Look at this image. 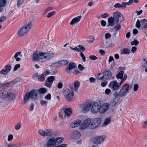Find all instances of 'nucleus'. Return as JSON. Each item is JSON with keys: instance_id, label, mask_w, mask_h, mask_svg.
I'll list each match as a JSON object with an SVG mask.
<instances>
[{"instance_id": "nucleus-13", "label": "nucleus", "mask_w": 147, "mask_h": 147, "mask_svg": "<svg viewBox=\"0 0 147 147\" xmlns=\"http://www.w3.org/2000/svg\"><path fill=\"white\" fill-rule=\"evenodd\" d=\"M101 105V103L100 102L94 103L92 106L91 110L92 112L96 113L98 112H99L100 106Z\"/></svg>"}, {"instance_id": "nucleus-29", "label": "nucleus", "mask_w": 147, "mask_h": 147, "mask_svg": "<svg viewBox=\"0 0 147 147\" xmlns=\"http://www.w3.org/2000/svg\"><path fill=\"white\" fill-rule=\"evenodd\" d=\"M71 109L69 108H66L64 110L65 114L67 116H69L71 115Z\"/></svg>"}, {"instance_id": "nucleus-36", "label": "nucleus", "mask_w": 147, "mask_h": 147, "mask_svg": "<svg viewBox=\"0 0 147 147\" xmlns=\"http://www.w3.org/2000/svg\"><path fill=\"white\" fill-rule=\"evenodd\" d=\"M130 52V51L128 49H124L121 51V54H127L129 53Z\"/></svg>"}, {"instance_id": "nucleus-53", "label": "nucleus", "mask_w": 147, "mask_h": 147, "mask_svg": "<svg viewBox=\"0 0 147 147\" xmlns=\"http://www.w3.org/2000/svg\"><path fill=\"white\" fill-rule=\"evenodd\" d=\"M109 16V14L107 13L103 14L101 15V17L102 18H106Z\"/></svg>"}, {"instance_id": "nucleus-21", "label": "nucleus", "mask_w": 147, "mask_h": 147, "mask_svg": "<svg viewBox=\"0 0 147 147\" xmlns=\"http://www.w3.org/2000/svg\"><path fill=\"white\" fill-rule=\"evenodd\" d=\"M121 68L120 69V71L116 75V77L117 78L121 79V80L124 78L125 75L126 76L127 78V76L124 73V71L123 70H121Z\"/></svg>"}, {"instance_id": "nucleus-60", "label": "nucleus", "mask_w": 147, "mask_h": 147, "mask_svg": "<svg viewBox=\"0 0 147 147\" xmlns=\"http://www.w3.org/2000/svg\"><path fill=\"white\" fill-rule=\"evenodd\" d=\"M20 123H18L16 125L15 127V129L16 130H18L19 129L21 125H20Z\"/></svg>"}, {"instance_id": "nucleus-31", "label": "nucleus", "mask_w": 147, "mask_h": 147, "mask_svg": "<svg viewBox=\"0 0 147 147\" xmlns=\"http://www.w3.org/2000/svg\"><path fill=\"white\" fill-rule=\"evenodd\" d=\"M2 85L3 86L7 87H12L13 86L11 82L3 83Z\"/></svg>"}, {"instance_id": "nucleus-33", "label": "nucleus", "mask_w": 147, "mask_h": 147, "mask_svg": "<svg viewBox=\"0 0 147 147\" xmlns=\"http://www.w3.org/2000/svg\"><path fill=\"white\" fill-rule=\"evenodd\" d=\"M45 76L43 74L38 76V78L39 81H42L45 80Z\"/></svg>"}, {"instance_id": "nucleus-23", "label": "nucleus", "mask_w": 147, "mask_h": 147, "mask_svg": "<svg viewBox=\"0 0 147 147\" xmlns=\"http://www.w3.org/2000/svg\"><path fill=\"white\" fill-rule=\"evenodd\" d=\"M82 121L80 120H76L74 121L70 124L71 127L72 128L76 127L81 123Z\"/></svg>"}, {"instance_id": "nucleus-14", "label": "nucleus", "mask_w": 147, "mask_h": 147, "mask_svg": "<svg viewBox=\"0 0 147 147\" xmlns=\"http://www.w3.org/2000/svg\"><path fill=\"white\" fill-rule=\"evenodd\" d=\"M54 80V76H51L49 77L46 80L45 85L49 88H50Z\"/></svg>"}, {"instance_id": "nucleus-20", "label": "nucleus", "mask_w": 147, "mask_h": 147, "mask_svg": "<svg viewBox=\"0 0 147 147\" xmlns=\"http://www.w3.org/2000/svg\"><path fill=\"white\" fill-rule=\"evenodd\" d=\"M54 138H49L50 139L46 144V146L47 147H52L56 145L55 138L54 139Z\"/></svg>"}, {"instance_id": "nucleus-45", "label": "nucleus", "mask_w": 147, "mask_h": 147, "mask_svg": "<svg viewBox=\"0 0 147 147\" xmlns=\"http://www.w3.org/2000/svg\"><path fill=\"white\" fill-rule=\"evenodd\" d=\"M136 27L138 28H140V22L139 20H138L136 21Z\"/></svg>"}, {"instance_id": "nucleus-64", "label": "nucleus", "mask_w": 147, "mask_h": 147, "mask_svg": "<svg viewBox=\"0 0 147 147\" xmlns=\"http://www.w3.org/2000/svg\"><path fill=\"white\" fill-rule=\"evenodd\" d=\"M100 22L101 24V25L102 26H106V22L104 20H102Z\"/></svg>"}, {"instance_id": "nucleus-19", "label": "nucleus", "mask_w": 147, "mask_h": 147, "mask_svg": "<svg viewBox=\"0 0 147 147\" xmlns=\"http://www.w3.org/2000/svg\"><path fill=\"white\" fill-rule=\"evenodd\" d=\"M5 69H3L0 71V73L3 75H6L10 71L11 69V66L9 64L6 65L5 67Z\"/></svg>"}, {"instance_id": "nucleus-1", "label": "nucleus", "mask_w": 147, "mask_h": 147, "mask_svg": "<svg viewBox=\"0 0 147 147\" xmlns=\"http://www.w3.org/2000/svg\"><path fill=\"white\" fill-rule=\"evenodd\" d=\"M15 97V94L10 91H0V98L7 102L12 101Z\"/></svg>"}, {"instance_id": "nucleus-62", "label": "nucleus", "mask_w": 147, "mask_h": 147, "mask_svg": "<svg viewBox=\"0 0 147 147\" xmlns=\"http://www.w3.org/2000/svg\"><path fill=\"white\" fill-rule=\"evenodd\" d=\"M78 67L81 71H82L84 69V67L80 64H79Z\"/></svg>"}, {"instance_id": "nucleus-43", "label": "nucleus", "mask_w": 147, "mask_h": 147, "mask_svg": "<svg viewBox=\"0 0 147 147\" xmlns=\"http://www.w3.org/2000/svg\"><path fill=\"white\" fill-rule=\"evenodd\" d=\"M39 133L42 136H46V131H45L42 130L40 129L39 131Z\"/></svg>"}, {"instance_id": "nucleus-10", "label": "nucleus", "mask_w": 147, "mask_h": 147, "mask_svg": "<svg viewBox=\"0 0 147 147\" xmlns=\"http://www.w3.org/2000/svg\"><path fill=\"white\" fill-rule=\"evenodd\" d=\"M101 122V119L100 118H95L93 119L90 124V128L93 129L99 126Z\"/></svg>"}, {"instance_id": "nucleus-39", "label": "nucleus", "mask_w": 147, "mask_h": 147, "mask_svg": "<svg viewBox=\"0 0 147 147\" xmlns=\"http://www.w3.org/2000/svg\"><path fill=\"white\" fill-rule=\"evenodd\" d=\"M139 43V42L137 40L134 39L133 41L131 42V45H135V46H137Z\"/></svg>"}, {"instance_id": "nucleus-61", "label": "nucleus", "mask_w": 147, "mask_h": 147, "mask_svg": "<svg viewBox=\"0 0 147 147\" xmlns=\"http://www.w3.org/2000/svg\"><path fill=\"white\" fill-rule=\"evenodd\" d=\"M13 139V136L12 134H10L9 135L8 137V141H10Z\"/></svg>"}, {"instance_id": "nucleus-6", "label": "nucleus", "mask_w": 147, "mask_h": 147, "mask_svg": "<svg viewBox=\"0 0 147 147\" xmlns=\"http://www.w3.org/2000/svg\"><path fill=\"white\" fill-rule=\"evenodd\" d=\"M64 96L67 101L71 100L74 95V93L73 91H71L68 88H66L63 91Z\"/></svg>"}, {"instance_id": "nucleus-57", "label": "nucleus", "mask_w": 147, "mask_h": 147, "mask_svg": "<svg viewBox=\"0 0 147 147\" xmlns=\"http://www.w3.org/2000/svg\"><path fill=\"white\" fill-rule=\"evenodd\" d=\"M89 80L90 83H94L96 81L95 78L93 77L90 78L89 79Z\"/></svg>"}, {"instance_id": "nucleus-25", "label": "nucleus", "mask_w": 147, "mask_h": 147, "mask_svg": "<svg viewBox=\"0 0 147 147\" xmlns=\"http://www.w3.org/2000/svg\"><path fill=\"white\" fill-rule=\"evenodd\" d=\"M81 16H78L73 18L70 22V24L73 25L75 24H77L80 20Z\"/></svg>"}, {"instance_id": "nucleus-8", "label": "nucleus", "mask_w": 147, "mask_h": 147, "mask_svg": "<svg viewBox=\"0 0 147 147\" xmlns=\"http://www.w3.org/2000/svg\"><path fill=\"white\" fill-rule=\"evenodd\" d=\"M129 87H127L126 84H123L121 87L118 93V95L120 97L125 96L129 91Z\"/></svg>"}, {"instance_id": "nucleus-49", "label": "nucleus", "mask_w": 147, "mask_h": 147, "mask_svg": "<svg viewBox=\"0 0 147 147\" xmlns=\"http://www.w3.org/2000/svg\"><path fill=\"white\" fill-rule=\"evenodd\" d=\"M20 67V65L19 64H18L16 65L13 69V71H16Z\"/></svg>"}, {"instance_id": "nucleus-58", "label": "nucleus", "mask_w": 147, "mask_h": 147, "mask_svg": "<svg viewBox=\"0 0 147 147\" xmlns=\"http://www.w3.org/2000/svg\"><path fill=\"white\" fill-rule=\"evenodd\" d=\"M114 7L115 8H121V4L118 3L115 4L114 6Z\"/></svg>"}, {"instance_id": "nucleus-38", "label": "nucleus", "mask_w": 147, "mask_h": 147, "mask_svg": "<svg viewBox=\"0 0 147 147\" xmlns=\"http://www.w3.org/2000/svg\"><path fill=\"white\" fill-rule=\"evenodd\" d=\"M47 91V90L44 88H40L38 90V92L40 93L44 94H45Z\"/></svg>"}, {"instance_id": "nucleus-51", "label": "nucleus", "mask_w": 147, "mask_h": 147, "mask_svg": "<svg viewBox=\"0 0 147 147\" xmlns=\"http://www.w3.org/2000/svg\"><path fill=\"white\" fill-rule=\"evenodd\" d=\"M55 11H52L51 12L49 13L48 14V15H47V18H49L50 17H51L53 15H54V14H55Z\"/></svg>"}, {"instance_id": "nucleus-56", "label": "nucleus", "mask_w": 147, "mask_h": 147, "mask_svg": "<svg viewBox=\"0 0 147 147\" xmlns=\"http://www.w3.org/2000/svg\"><path fill=\"white\" fill-rule=\"evenodd\" d=\"M139 86L137 84H135L134 85L133 90L134 91H136L138 90Z\"/></svg>"}, {"instance_id": "nucleus-11", "label": "nucleus", "mask_w": 147, "mask_h": 147, "mask_svg": "<svg viewBox=\"0 0 147 147\" xmlns=\"http://www.w3.org/2000/svg\"><path fill=\"white\" fill-rule=\"evenodd\" d=\"M91 104L90 102H85L80 105L83 113H85L88 112L90 109Z\"/></svg>"}, {"instance_id": "nucleus-55", "label": "nucleus", "mask_w": 147, "mask_h": 147, "mask_svg": "<svg viewBox=\"0 0 147 147\" xmlns=\"http://www.w3.org/2000/svg\"><path fill=\"white\" fill-rule=\"evenodd\" d=\"M140 21L141 24H144L146 25V24H147V20L146 19L144 18L142 20H141Z\"/></svg>"}, {"instance_id": "nucleus-50", "label": "nucleus", "mask_w": 147, "mask_h": 147, "mask_svg": "<svg viewBox=\"0 0 147 147\" xmlns=\"http://www.w3.org/2000/svg\"><path fill=\"white\" fill-rule=\"evenodd\" d=\"M90 59L92 60H95L97 59V57L94 55H90L89 57Z\"/></svg>"}, {"instance_id": "nucleus-4", "label": "nucleus", "mask_w": 147, "mask_h": 147, "mask_svg": "<svg viewBox=\"0 0 147 147\" xmlns=\"http://www.w3.org/2000/svg\"><path fill=\"white\" fill-rule=\"evenodd\" d=\"M126 76H124V78L121 80L119 84H118L116 81L111 82L109 85V87L113 91L118 90L120 86L126 80Z\"/></svg>"}, {"instance_id": "nucleus-17", "label": "nucleus", "mask_w": 147, "mask_h": 147, "mask_svg": "<svg viewBox=\"0 0 147 147\" xmlns=\"http://www.w3.org/2000/svg\"><path fill=\"white\" fill-rule=\"evenodd\" d=\"M122 16V15L121 13L118 11L115 12L113 13V19H114V22L117 23L119 20V18Z\"/></svg>"}, {"instance_id": "nucleus-5", "label": "nucleus", "mask_w": 147, "mask_h": 147, "mask_svg": "<svg viewBox=\"0 0 147 147\" xmlns=\"http://www.w3.org/2000/svg\"><path fill=\"white\" fill-rule=\"evenodd\" d=\"M106 138V136L105 135L96 136L92 138L91 141L94 144L97 146L99 145L104 142Z\"/></svg>"}, {"instance_id": "nucleus-42", "label": "nucleus", "mask_w": 147, "mask_h": 147, "mask_svg": "<svg viewBox=\"0 0 147 147\" xmlns=\"http://www.w3.org/2000/svg\"><path fill=\"white\" fill-rule=\"evenodd\" d=\"M20 81V79L19 78H16L11 81L13 86L18 82Z\"/></svg>"}, {"instance_id": "nucleus-40", "label": "nucleus", "mask_w": 147, "mask_h": 147, "mask_svg": "<svg viewBox=\"0 0 147 147\" xmlns=\"http://www.w3.org/2000/svg\"><path fill=\"white\" fill-rule=\"evenodd\" d=\"M78 47L79 48H78V50H79V52L83 51L85 50L84 47L80 45H78Z\"/></svg>"}, {"instance_id": "nucleus-2", "label": "nucleus", "mask_w": 147, "mask_h": 147, "mask_svg": "<svg viewBox=\"0 0 147 147\" xmlns=\"http://www.w3.org/2000/svg\"><path fill=\"white\" fill-rule=\"evenodd\" d=\"M32 25V22L30 21L28 24L21 27L18 31V34L20 36L25 35L31 28Z\"/></svg>"}, {"instance_id": "nucleus-24", "label": "nucleus", "mask_w": 147, "mask_h": 147, "mask_svg": "<svg viewBox=\"0 0 147 147\" xmlns=\"http://www.w3.org/2000/svg\"><path fill=\"white\" fill-rule=\"evenodd\" d=\"M103 73L107 79L111 78L112 74L111 72L109 69L106 70Z\"/></svg>"}, {"instance_id": "nucleus-9", "label": "nucleus", "mask_w": 147, "mask_h": 147, "mask_svg": "<svg viewBox=\"0 0 147 147\" xmlns=\"http://www.w3.org/2000/svg\"><path fill=\"white\" fill-rule=\"evenodd\" d=\"M114 98L112 99L110 103V105L111 106H115L119 101L120 97L118 95V92H115L113 94Z\"/></svg>"}, {"instance_id": "nucleus-15", "label": "nucleus", "mask_w": 147, "mask_h": 147, "mask_svg": "<svg viewBox=\"0 0 147 147\" xmlns=\"http://www.w3.org/2000/svg\"><path fill=\"white\" fill-rule=\"evenodd\" d=\"M56 133L54 131L49 129L46 130V136H47L49 139L54 138L56 136Z\"/></svg>"}, {"instance_id": "nucleus-12", "label": "nucleus", "mask_w": 147, "mask_h": 147, "mask_svg": "<svg viewBox=\"0 0 147 147\" xmlns=\"http://www.w3.org/2000/svg\"><path fill=\"white\" fill-rule=\"evenodd\" d=\"M91 123V120L90 118H88L86 119L80 126V129L83 130L86 129Z\"/></svg>"}, {"instance_id": "nucleus-32", "label": "nucleus", "mask_w": 147, "mask_h": 147, "mask_svg": "<svg viewBox=\"0 0 147 147\" xmlns=\"http://www.w3.org/2000/svg\"><path fill=\"white\" fill-rule=\"evenodd\" d=\"M55 142H56V145L61 143L63 140V138L62 137H58L55 138Z\"/></svg>"}, {"instance_id": "nucleus-46", "label": "nucleus", "mask_w": 147, "mask_h": 147, "mask_svg": "<svg viewBox=\"0 0 147 147\" xmlns=\"http://www.w3.org/2000/svg\"><path fill=\"white\" fill-rule=\"evenodd\" d=\"M6 17L5 16L0 17V23L4 22L6 20Z\"/></svg>"}, {"instance_id": "nucleus-28", "label": "nucleus", "mask_w": 147, "mask_h": 147, "mask_svg": "<svg viewBox=\"0 0 147 147\" xmlns=\"http://www.w3.org/2000/svg\"><path fill=\"white\" fill-rule=\"evenodd\" d=\"M81 136L80 133L78 131H75L73 132V137L75 139L79 138Z\"/></svg>"}, {"instance_id": "nucleus-18", "label": "nucleus", "mask_w": 147, "mask_h": 147, "mask_svg": "<svg viewBox=\"0 0 147 147\" xmlns=\"http://www.w3.org/2000/svg\"><path fill=\"white\" fill-rule=\"evenodd\" d=\"M109 104L107 103H105L100 106L99 109V112L100 113H103L109 107Z\"/></svg>"}, {"instance_id": "nucleus-22", "label": "nucleus", "mask_w": 147, "mask_h": 147, "mask_svg": "<svg viewBox=\"0 0 147 147\" xmlns=\"http://www.w3.org/2000/svg\"><path fill=\"white\" fill-rule=\"evenodd\" d=\"M76 65L74 63H70L68 66L65 69V71L67 73L70 74V70L75 68Z\"/></svg>"}, {"instance_id": "nucleus-30", "label": "nucleus", "mask_w": 147, "mask_h": 147, "mask_svg": "<svg viewBox=\"0 0 147 147\" xmlns=\"http://www.w3.org/2000/svg\"><path fill=\"white\" fill-rule=\"evenodd\" d=\"M80 84V82L78 81L74 82V90L76 92H77V90L79 87Z\"/></svg>"}, {"instance_id": "nucleus-44", "label": "nucleus", "mask_w": 147, "mask_h": 147, "mask_svg": "<svg viewBox=\"0 0 147 147\" xmlns=\"http://www.w3.org/2000/svg\"><path fill=\"white\" fill-rule=\"evenodd\" d=\"M6 4V0H0V7L4 6Z\"/></svg>"}, {"instance_id": "nucleus-27", "label": "nucleus", "mask_w": 147, "mask_h": 147, "mask_svg": "<svg viewBox=\"0 0 147 147\" xmlns=\"http://www.w3.org/2000/svg\"><path fill=\"white\" fill-rule=\"evenodd\" d=\"M111 121V118L110 117L106 118L104 120V122L102 125L103 127L106 126L108 124H109Z\"/></svg>"}, {"instance_id": "nucleus-52", "label": "nucleus", "mask_w": 147, "mask_h": 147, "mask_svg": "<svg viewBox=\"0 0 147 147\" xmlns=\"http://www.w3.org/2000/svg\"><path fill=\"white\" fill-rule=\"evenodd\" d=\"M80 55L81 57L82 58L83 61L84 62H85L86 61V58L84 56V55L81 52L80 53Z\"/></svg>"}, {"instance_id": "nucleus-59", "label": "nucleus", "mask_w": 147, "mask_h": 147, "mask_svg": "<svg viewBox=\"0 0 147 147\" xmlns=\"http://www.w3.org/2000/svg\"><path fill=\"white\" fill-rule=\"evenodd\" d=\"M111 36V34L109 33H107L105 34V38L106 39H107L110 38Z\"/></svg>"}, {"instance_id": "nucleus-26", "label": "nucleus", "mask_w": 147, "mask_h": 147, "mask_svg": "<svg viewBox=\"0 0 147 147\" xmlns=\"http://www.w3.org/2000/svg\"><path fill=\"white\" fill-rule=\"evenodd\" d=\"M108 23L107 26H113L115 24L114 23V20L113 17H110L108 19Z\"/></svg>"}, {"instance_id": "nucleus-34", "label": "nucleus", "mask_w": 147, "mask_h": 147, "mask_svg": "<svg viewBox=\"0 0 147 147\" xmlns=\"http://www.w3.org/2000/svg\"><path fill=\"white\" fill-rule=\"evenodd\" d=\"M69 62V61L67 60H63L60 61L59 62V64L61 66H63L68 64Z\"/></svg>"}, {"instance_id": "nucleus-35", "label": "nucleus", "mask_w": 147, "mask_h": 147, "mask_svg": "<svg viewBox=\"0 0 147 147\" xmlns=\"http://www.w3.org/2000/svg\"><path fill=\"white\" fill-rule=\"evenodd\" d=\"M21 144L20 143H15L14 144H8L7 147H17L20 146Z\"/></svg>"}, {"instance_id": "nucleus-41", "label": "nucleus", "mask_w": 147, "mask_h": 147, "mask_svg": "<svg viewBox=\"0 0 147 147\" xmlns=\"http://www.w3.org/2000/svg\"><path fill=\"white\" fill-rule=\"evenodd\" d=\"M20 81V79L19 78H16L11 81L13 86L18 82Z\"/></svg>"}, {"instance_id": "nucleus-47", "label": "nucleus", "mask_w": 147, "mask_h": 147, "mask_svg": "<svg viewBox=\"0 0 147 147\" xmlns=\"http://www.w3.org/2000/svg\"><path fill=\"white\" fill-rule=\"evenodd\" d=\"M121 8L122 9H124L126 5H127V2H123L121 4Z\"/></svg>"}, {"instance_id": "nucleus-37", "label": "nucleus", "mask_w": 147, "mask_h": 147, "mask_svg": "<svg viewBox=\"0 0 147 147\" xmlns=\"http://www.w3.org/2000/svg\"><path fill=\"white\" fill-rule=\"evenodd\" d=\"M121 26L119 24H118L115 26L113 28L115 30V32L118 31L121 28Z\"/></svg>"}, {"instance_id": "nucleus-63", "label": "nucleus", "mask_w": 147, "mask_h": 147, "mask_svg": "<svg viewBox=\"0 0 147 147\" xmlns=\"http://www.w3.org/2000/svg\"><path fill=\"white\" fill-rule=\"evenodd\" d=\"M63 84L61 82H59L58 83L57 86V88L59 89H61L62 88Z\"/></svg>"}, {"instance_id": "nucleus-48", "label": "nucleus", "mask_w": 147, "mask_h": 147, "mask_svg": "<svg viewBox=\"0 0 147 147\" xmlns=\"http://www.w3.org/2000/svg\"><path fill=\"white\" fill-rule=\"evenodd\" d=\"M45 99H47L48 100H50L51 98V95L50 94H48L45 96Z\"/></svg>"}, {"instance_id": "nucleus-3", "label": "nucleus", "mask_w": 147, "mask_h": 147, "mask_svg": "<svg viewBox=\"0 0 147 147\" xmlns=\"http://www.w3.org/2000/svg\"><path fill=\"white\" fill-rule=\"evenodd\" d=\"M38 91L36 90H32L30 92L26 94L24 96V102L26 103L29 99L30 98L35 99L37 96Z\"/></svg>"}, {"instance_id": "nucleus-16", "label": "nucleus", "mask_w": 147, "mask_h": 147, "mask_svg": "<svg viewBox=\"0 0 147 147\" xmlns=\"http://www.w3.org/2000/svg\"><path fill=\"white\" fill-rule=\"evenodd\" d=\"M43 54L44 61L49 60L53 57L54 55V53L51 52L43 53Z\"/></svg>"}, {"instance_id": "nucleus-7", "label": "nucleus", "mask_w": 147, "mask_h": 147, "mask_svg": "<svg viewBox=\"0 0 147 147\" xmlns=\"http://www.w3.org/2000/svg\"><path fill=\"white\" fill-rule=\"evenodd\" d=\"M43 53L40 52L38 53L35 52L33 53L32 61H43Z\"/></svg>"}, {"instance_id": "nucleus-54", "label": "nucleus", "mask_w": 147, "mask_h": 147, "mask_svg": "<svg viewBox=\"0 0 147 147\" xmlns=\"http://www.w3.org/2000/svg\"><path fill=\"white\" fill-rule=\"evenodd\" d=\"M24 0H18L17 6H20L24 2Z\"/></svg>"}]
</instances>
